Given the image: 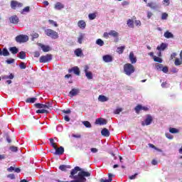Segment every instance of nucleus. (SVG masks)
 Masks as SVG:
<instances>
[{
	"mask_svg": "<svg viewBox=\"0 0 182 182\" xmlns=\"http://www.w3.org/2000/svg\"><path fill=\"white\" fill-rule=\"evenodd\" d=\"M19 66L21 69H26V65H25V63H21Z\"/></svg>",
	"mask_w": 182,
	"mask_h": 182,
	"instance_id": "57",
	"label": "nucleus"
},
{
	"mask_svg": "<svg viewBox=\"0 0 182 182\" xmlns=\"http://www.w3.org/2000/svg\"><path fill=\"white\" fill-rule=\"evenodd\" d=\"M149 147H150L151 149H154V150H156V151H159L160 153H161V149L156 147V146L153 145V144H149Z\"/></svg>",
	"mask_w": 182,
	"mask_h": 182,
	"instance_id": "34",
	"label": "nucleus"
},
{
	"mask_svg": "<svg viewBox=\"0 0 182 182\" xmlns=\"http://www.w3.org/2000/svg\"><path fill=\"white\" fill-rule=\"evenodd\" d=\"M127 25L129 26V28H133L134 26V24L133 23V20L129 19L127 21Z\"/></svg>",
	"mask_w": 182,
	"mask_h": 182,
	"instance_id": "33",
	"label": "nucleus"
},
{
	"mask_svg": "<svg viewBox=\"0 0 182 182\" xmlns=\"http://www.w3.org/2000/svg\"><path fill=\"white\" fill-rule=\"evenodd\" d=\"M63 8H65V5L60 2H57L54 6V9L56 11H61Z\"/></svg>",
	"mask_w": 182,
	"mask_h": 182,
	"instance_id": "13",
	"label": "nucleus"
},
{
	"mask_svg": "<svg viewBox=\"0 0 182 182\" xmlns=\"http://www.w3.org/2000/svg\"><path fill=\"white\" fill-rule=\"evenodd\" d=\"M170 133H172L173 134H176V133H178V129L176 128H170L169 129Z\"/></svg>",
	"mask_w": 182,
	"mask_h": 182,
	"instance_id": "42",
	"label": "nucleus"
},
{
	"mask_svg": "<svg viewBox=\"0 0 182 182\" xmlns=\"http://www.w3.org/2000/svg\"><path fill=\"white\" fill-rule=\"evenodd\" d=\"M34 106L37 108V109H52L53 106H52V103L50 102H46L45 104H41V103H36L34 105Z\"/></svg>",
	"mask_w": 182,
	"mask_h": 182,
	"instance_id": "5",
	"label": "nucleus"
},
{
	"mask_svg": "<svg viewBox=\"0 0 182 182\" xmlns=\"http://www.w3.org/2000/svg\"><path fill=\"white\" fill-rule=\"evenodd\" d=\"M154 62H158L159 63H161L163 62V60L160 58V57L154 56Z\"/></svg>",
	"mask_w": 182,
	"mask_h": 182,
	"instance_id": "37",
	"label": "nucleus"
},
{
	"mask_svg": "<svg viewBox=\"0 0 182 182\" xmlns=\"http://www.w3.org/2000/svg\"><path fill=\"white\" fill-rule=\"evenodd\" d=\"M164 38H166V39H170V38H174V35H173V33H171L169 31L165 32L164 34Z\"/></svg>",
	"mask_w": 182,
	"mask_h": 182,
	"instance_id": "21",
	"label": "nucleus"
},
{
	"mask_svg": "<svg viewBox=\"0 0 182 182\" xmlns=\"http://www.w3.org/2000/svg\"><path fill=\"white\" fill-rule=\"evenodd\" d=\"M82 124H84V126H85V127H92V124H90V122H89V121H84L82 122Z\"/></svg>",
	"mask_w": 182,
	"mask_h": 182,
	"instance_id": "43",
	"label": "nucleus"
},
{
	"mask_svg": "<svg viewBox=\"0 0 182 182\" xmlns=\"http://www.w3.org/2000/svg\"><path fill=\"white\" fill-rule=\"evenodd\" d=\"M112 181H113L112 178H109V179H106V180H105L103 178L100 179V182H112Z\"/></svg>",
	"mask_w": 182,
	"mask_h": 182,
	"instance_id": "54",
	"label": "nucleus"
},
{
	"mask_svg": "<svg viewBox=\"0 0 182 182\" xmlns=\"http://www.w3.org/2000/svg\"><path fill=\"white\" fill-rule=\"evenodd\" d=\"M153 122V117L151 115H147L144 122H142V126H150Z\"/></svg>",
	"mask_w": 182,
	"mask_h": 182,
	"instance_id": "9",
	"label": "nucleus"
},
{
	"mask_svg": "<svg viewBox=\"0 0 182 182\" xmlns=\"http://www.w3.org/2000/svg\"><path fill=\"white\" fill-rule=\"evenodd\" d=\"M91 173L89 171H85V169L75 166V168L71 170L70 178H73L71 181H58V182H86V177H90Z\"/></svg>",
	"mask_w": 182,
	"mask_h": 182,
	"instance_id": "1",
	"label": "nucleus"
},
{
	"mask_svg": "<svg viewBox=\"0 0 182 182\" xmlns=\"http://www.w3.org/2000/svg\"><path fill=\"white\" fill-rule=\"evenodd\" d=\"M59 168L61 170V171H66L68 168H70V166L69 165H60L59 166Z\"/></svg>",
	"mask_w": 182,
	"mask_h": 182,
	"instance_id": "29",
	"label": "nucleus"
},
{
	"mask_svg": "<svg viewBox=\"0 0 182 182\" xmlns=\"http://www.w3.org/2000/svg\"><path fill=\"white\" fill-rule=\"evenodd\" d=\"M38 46H40V48H41V49L43 52H49L50 50H51V48L49 46H45L42 43H39Z\"/></svg>",
	"mask_w": 182,
	"mask_h": 182,
	"instance_id": "14",
	"label": "nucleus"
},
{
	"mask_svg": "<svg viewBox=\"0 0 182 182\" xmlns=\"http://www.w3.org/2000/svg\"><path fill=\"white\" fill-rule=\"evenodd\" d=\"M39 56H41L39 51L34 52V58H39Z\"/></svg>",
	"mask_w": 182,
	"mask_h": 182,
	"instance_id": "60",
	"label": "nucleus"
},
{
	"mask_svg": "<svg viewBox=\"0 0 182 182\" xmlns=\"http://www.w3.org/2000/svg\"><path fill=\"white\" fill-rule=\"evenodd\" d=\"M101 134L102 136H105V137H109L110 136V132H109V129L104 128L101 131Z\"/></svg>",
	"mask_w": 182,
	"mask_h": 182,
	"instance_id": "20",
	"label": "nucleus"
},
{
	"mask_svg": "<svg viewBox=\"0 0 182 182\" xmlns=\"http://www.w3.org/2000/svg\"><path fill=\"white\" fill-rule=\"evenodd\" d=\"M141 109H142V108H141V105H137V106L135 107L134 110H135L136 113H140Z\"/></svg>",
	"mask_w": 182,
	"mask_h": 182,
	"instance_id": "46",
	"label": "nucleus"
},
{
	"mask_svg": "<svg viewBox=\"0 0 182 182\" xmlns=\"http://www.w3.org/2000/svg\"><path fill=\"white\" fill-rule=\"evenodd\" d=\"M6 62L8 65H11V63H14L15 62V59L11 58L10 60H7Z\"/></svg>",
	"mask_w": 182,
	"mask_h": 182,
	"instance_id": "51",
	"label": "nucleus"
},
{
	"mask_svg": "<svg viewBox=\"0 0 182 182\" xmlns=\"http://www.w3.org/2000/svg\"><path fill=\"white\" fill-rule=\"evenodd\" d=\"M2 52V56H9V51H8V49L4 48Z\"/></svg>",
	"mask_w": 182,
	"mask_h": 182,
	"instance_id": "35",
	"label": "nucleus"
},
{
	"mask_svg": "<svg viewBox=\"0 0 182 182\" xmlns=\"http://www.w3.org/2000/svg\"><path fill=\"white\" fill-rule=\"evenodd\" d=\"M96 44L98 45L99 46H103V45H105V41H103V40L98 38L96 41Z\"/></svg>",
	"mask_w": 182,
	"mask_h": 182,
	"instance_id": "31",
	"label": "nucleus"
},
{
	"mask_svg": "<svg viewBox=\"0 0 182 182\" xmlns=\"http://www.w3.org/2000/svg\"><path fill=\"white\" fill-rule=\"evenodd\" d=\"M163 65L162 64H158L156 65V70H158L159 72H161V70H163Z\"/></svg>",
	"mask_w": 182,
	"mask_h": 182,
	"instance_id": "39",
	"label": "nucleus"
},
{
	"mask_svg": "<svg viewBox=\"0 0 182 182\" xmlns=\"http://www.w3.org/2000/svg\"><path fill=\"white\" fill-rule=\"evenodd\" d=\"M62 112H63V113H65V114H70V113H72V111L70 109H63Z\"/></svg>",
	"mask_w": 182,
	"mask_h": 182,
	"instance_id": "49",
	"label": "nucleus"
},
{
	"mask_svg": "<svg viewBox=\"0 0 182 182\" xmlns=\"http://www.w3.org/2000/svg\"><path fill=\"white\" fill-rule=\"evenodd\" d=\"M146 6H149V8H151V9H154V10H157L160 8V5L154 2L148 3L146 4Z\"/></svg>",
	"mask_w": 182,
	"mask_h": 182,
	"instance_id": "11",
	"label": "nucleus"
},
{
	"mask_svg": "<svg viewBox=\"0 0 182 182\" xmlns=\"http://www.w3.org/2000/svg\"><path fill=\"white\" fill-rule=\"evenodd\" d=\"M83 39H85V33H80L78 38H77V42L80 44H82L83 42Z\"/></svg>",
	"mask_w": 182,
	"mask_h": 182,
	"instance_id": "24",
	"label": "nucleus"
},
{
	"mask_svg": "<svg viewBox=\"0 0 182 182\" xmlns=\"http://www.w3.org/2000/svg\"><path fill=\"white\" fill-rule=\"evenodd\" d=\"M38 100L36 97H29L26 100V103H35Z\"/></svg>",
	"mask_w": 182,
	"mask_h": 182,
	"instance_id": "26",
	"label": "nucleus"
},
{
	"mask_svg": "<svg viewBox=\"0 0 182 182\" xmlns=\"http://www.w3.org/2000/svg\"><path fill=\"white\" fill-rule=\"evenodd\" d=\"M134 66L132 65L131 63H127L124 65V73L127 76H130L132 73H134Z\"/></svg>",
	"mask_w": 182,
	"mask_h": 182,
	"instance_id": "2",
	"label": "nucleus"
},
{
	"mask_svg": "<svg viewBox=\"0 0 182 182\" xmlns=\"http://www.w3.org/2000/svg\"><path fill=\"white\" fill-rule=\"evenodd\" d=\"M163 5H164V6H168V5H170V0H164Z\"/></svg>",
	"mask_w": 182,
	"mask_h": 182,
	"instance_id": "48",
	"label": "nucleus"
},
{
	"mask_svg": "<svg viewBox=\"0 0 182 182\" xmlns=\"http://www.w3.org/2000/svg\"><path fill=\"white\" fill-rule=\"evenodd\" d=\"M139 176V173H135L134 175L129 176V180H135L136 177Z\"/></svg>",
	"mask_w": 182,
	"mask_h": 182,
	"instance_id": "50",
	"label": "nucleus"
},
{
	"mask_svg": "<svg viewBox=\"0 0 182 182\" xmlns=\"http://www.w3.org/2000/svg\"><path fill=\"white\" fill-rule=\"evenodd\" d=\"M49 60H52V55L47 54L46 55L41 56L40 58V63H46V62H49Z\"/></svg>",
	"mask_w": 182,
	"mask_h": 182,
	"instance_id": "7",
	"label": "nucleus"
},
{
	"mask_svg": "<svg viewBox=\"0 0 182 182\" xmlns=\"http://www.w3.org/2000/svg\"><path fill=\"white\" fill-rule=\"evenodd\" d=\"M162 72H164V73H168V68L163 67Z\"/></svg>",
	"mask_w": 182,
	"mask_h": 182,
	"instance_id": "59",
	"label": "nucleus"
},
{
	"mask_svg": "<svg viewBox=\"0 0 182 182\" xmlns=\"http://www.w3.org/2000/svg\"><path fill=\"white\" fill-rule=\"evenodd\" d=\"M129 1H124L122 3V6H127V5H129Z\"/></svg>",
	"mask_w": 182,
	"mask_h": 182,
	"instance_id": "61",
	"label": "nucleus"
},
{
	"mask_svg": "<svg viewBox=\"0 0 182 182\" xmlns=\"http://www.w3.org/2000/svg\"><path fill=\"white\" fill-rule=\"evenodd\" d=\"M23 4L18 2V1L13 0L11 1V9H16V8H22Z\"/></svg>",
	"mask_w": 182,
	"mask_h": 182,
	"instance_id": "6",
	"label": "nucleus"
},
{
	"mask_svg": "<svg viewBox=\"0 0 182 182\" xmlns=\"http://www.w3.org/2000/svg\"><path fill=\"white\" fill-rule=\"evenodd\" d=\"M5 159H6V155L0 154V160H5Z\"/></svg>",
	"mask_w": 182,
	"mask_h": 182,
	"instance_id": "64",
	"label": "nucleus"
},
{
	"mask_svg": "<svg viewBox=\"0 0 182 182\" xmlns=\"http://www.w3.org/2000/svg\"><path fill=\"white\" fill-rule=\"evenodd\" d=\"M129 60L132 64H134L136 63V62H137V58H136V57L134 56V53H133V52H131L129 53Z\"/></svg>",
	"mask_w": 182,
	"mask_h": 182,
	"instance_id": "18",
	"label": "nucleus"
},
{
	"mask_svg": "<svg viewBox=\"0 0 182 182\" xmlns=\"http://www.w3.org/2000/svg\"><path fill=\"white\" fill-rule=\"evenodd\" d=\"M77 26L80 29H85V28H86V22H85L83 20L79 21L77 22Z\"/></svg>",
	"mask_w": 182,
	"mask_h": 182,
	"instance_id": "19",
	"label": "nucleus"
},
{
	"mask_svg": "<svg viewBox=\"0 0 182 182\" xmlns=\"http://www.w3.org/2000/svg\"><path fill=\"white\" fill-rule=\"evenodd\" d=\"M7 177L9 178H11V180H15V174H14V173H11V174L8 175Z\"/></svg>",
	"mask_w": 182,
	"mask_h": 182,
	"instance_id": "56",
	"label": "nucleus"
},
{
	"mask_svg": "<svg viewBox=\"0 0 182 182\" xmlns=\"http://www.w3.org/2000/svg\"><path fill=\"white\" fill-rule=\"evenodd\" d=\"M15 170V168L14 166H11L10 168H7V171H9V173H12Z\"/></svg>",
	"mask_w": 182,
	"mask_h": 182,
	"instance_id": "62",
	"label": "nucleus"
},
{
	"mask_svg": "<svg viewBox=\"0 0 182 182\" xmlns=\"http://www.w3.org/2000/svg\"><path fill=\"white\" fill-rule=\"evenodd\" d=\"M69 73H72V72H74L75 75H77V76H79L80 75V70H79V68L74 67L72 69L68 70Z\"/></svg>",
	"mask_w": 182,
	"mask_h": 182,
	"instance_id": "16",
	"label": "nucleus"
},
{
	"mask_svg": "<svg viewBox=\"0 0 182 182\" xmlns=\"http://www.w3.org/2000/svg\"><path fill=\"white\" fill-rule=\"evenodd\" d=\"M88 18L89 19H90L91 21H93V19H96V14L93 13V14H90L88 15Z\"/></svg>",
	"mask_w": 182,
	"mask_h": 182,
	"instance_id": "40",
	"label": "nucleus"
},
{
	"mask_svg": "<svg viewBox=\"0 0 182 182\" xmlns=\"http://www.w3.org/2000/svg\"><path fill=\"white\" fill-rule=\"evenodd\" d=\"M18 58L20 59H25V58H26V53L23 51L20 52L18 54Z\"/></svg>",
	"mask_w": 182,
	"mask_h": 182,
	"instance_id": "32",
	"label": "nucleus"
},
{
	"mask_svg": "<svg viewBox=\"0 0 182 182\" xmlns=\"http://www.w3.org/2000/svg\"><path fill=\"white\" fill-rule=\"evenodd\" d=\"M48 22L50 25H53V26H55V28H58V23H56V21H53V20H48Z\"/></svg>",
	"mask_w": 182,
	"mask_h": 182,
	"instance_id": "44",
	"label": "nucleus"
},
{
	"mask_svg": "<svg viewBox=\"0 0 182 182\" xmlns=\"http://www.w3.org/2000/svg\"><path fill=\"white\" fill-rule=\"evenodd\" d=\"M10 150L11 151H14V152H16V151H18V147H16V146H11L10 147Z\"/></svg>",
	"mask_w": 182,
	"mask_h": 182,
	"instance_id": "55",
	"label": "nucleus"
},
{
	"mask_svg": "<svg viewBox=\"0 0 182 182\" xmlns=\"http://www.w3.org/2000/svg\"><path fill=\"white\" fill-rule=\"evenodd\" d=\"M9 21L11 23L16 24L19 22V18H18L16 16H13L9 18Z\"/></svg>",
	"mask_w": 182,
	"mask_h": 182,
	"instance_id": "17",
	"label": "nucleus"
},
{
	"mask_svg": "<svg viewBox=\"0 0 182 182\" xmlns=\"http://www.w3.org/2000/svg\"><path fill=\"white\" fill-rule=\"evenodd\" d=\"M102 60L104 62H105V63H109L110 62H113V57H112L110 55H103Z\"/></svg>",
	"mask_w": 182,
	"mask_h": 182,
	"instance_id": "12",
	"label": "nucleus"
},
{
	"mask_svg": "<svg viewBox=\"0 0 182 182\" xmlns=\"http://www.w3.org/2000/svg\"><path fill=\"white\" fill-rule=\"evenodd\" d=\"M166 48H167V44L162 43L161 46H157L156 49L157 50L161 51V50H164Z\"/></svg>",
	"mask_w": 182,
	"mask_h": 182,
	"instance_id": "22",
	"label": "nucleus"
},
{
	"mask_svg": "<svg viewBox=\"0 0 182 182\" xmlns=\"http://www.w3.org/2000/svg\"><path fill=\"white\" fill-rule=\"evenodd\" d=\"M10 52H11V53H13V55H16V53H18V52H19V50H18V48L16 47H11L9 48Z\"/></svg>",
	"mask_w": 182,
	"mask_h": 182,
	"instance_id": "30",
	"label": "nucleus"
},
{
	"mask_svg": "<svg viewBox=\"0 0 182 182\" xmlns=\"http://www.w3.org/2000/svg\"><path fill=\"white\" fill-rule=\"evenodd\" d=\"M98 100L99 102H107V100H109V98L105 95H100L98 97Z\"/></svg>",
	"mask_w": 182,
	"mask_h": 182,
	"instance_id": "25",
	"label": "nucleus"
},
{
	"mask_svg": "<svg viewBox=\"0 0 182 182\" xmlns=\"http://www.w3.org/2000/svg\"><path fill=\"white\" fill-rule=\"evenodd\" d=\"M75 54L76 55V56H80V55H82V49L80 48H77L75 50Z\"/></svg>",
	"mask_w": 182,
	"mask_h": 182,
	"instance_id": "38",
	"label": "nucleus"
},
{
	"mask_svg": "<svg viewBox=\"0 0 182 182\" xmlns=\"http://www.w3.org/2000/svg\"><path fill=\"white\" fill-rule=\"evenodd\" d=\"M123 112V109L122 108H117L114 112V114H120V112Z\"/></svg>",
	"mask_w": 182,
	"mask_h": 182,
	"instance_id": "47",
	"label": "nucleus"
},
{
	"mask_svg": "<svg viewBox=\"0 0 182 182\" xmlns=\"http://www.w3.org/2000/svg\"><path fill=\"white\" fill-rule=\"evenodd\" d=\"M45 34L47 36H49L50 38H51V39H58V38H59V34L58 33V32L52 30V29H46L45 30Z\"/></svg>",
	"mask_w": 182,
	"mask_h": 182,
	"instance_id": "3",
	"label": "nucleus"
},
{
	"mask_svg": "<svg viewBox=\"0 0 182 182\" xmlns=\"http://www.w3.org/2000/svg\"><path fill=\"white\" fill-rule=\"evenodd\" d=\"M32 38H33V39H38V38H39V34L34 33L32 34Z\"/></svg>",
	"mask_w": 182,
	"mask_h": 182,
	"instance_id": "53",
	"label": "nucleus"
},
{
	"mask_svg": "<svg viewBox=\"0 0 182 182\" xmlns=\"http://www.w3.org/2000/svg\"><path fill=\"white\" fill-rule=\"evenodd\" d=\"M89 66L85 65L84 67V72L85 73V76L87 77V79L91 80L93 79V74L92 73V72H89Z\"/></svg>",
	"mask_w": 182,
	"mask_h": 182,
	"instance_id": "8",
	"label": "nucleus"
},
{
	"mask_svg": "<svg viewBox=\"0 0 182 182\" xmlns=\"http://www.w3.org/2000/svg\"><path fill=\"white\" fill-rule=\"evenodd\" d=\"M135 25H136V26H141V22L140 21H139V20H136V21H135Z\"/></svg>",
	"mask_w": 182,
	"mask_h": 182,
	"instance_id": "63",
	"label": "nucleus"
},
{
	"mask_svg": "<svg viewBox=\"0 0 182 182\" xmlns=\"http://www.w3.org/2000/svg\"><path fill=\"white\" fill-rule=\"evenodd\" d=\"M165 136H166V137H167V139H169V140H173V135H171L168 133H166V134H165Z\"/></svg>",
	"mask_w": 182,
	"mask_h": 182,
	"instance_id": "52",
	"label": "nucleus"
},
{
	"mask_svg": "<svg viewBox=\"0 0 182 182\" xmlns=\"http://www.w3.org/2000/svg\"><path fill=\"white\" fill-rule=\"evenodd\" d=\"M109 36H113L114 38H117V36H119V33H117L114 30H112L109 32Z\"/></svg>",
	"mask_w": 182,
	"mask_h": 182,
	"instance_id": "28",
	"label": "nucleus"
},
{
	"mask_svg": "<svg viewBox=\"0 0 182 182\" xmlns=\"http://www.w3.org/2000/svg\"><path fill=\"white\" fill-rule=\"evenodd\" d=\"M96 124H106V123H107V122L106 121V119H97L95 121Z\"/></svg>",
	"mask_w": 182,
	"mask_h": 182,
	"instance_id": "23",
	"label": "nucleus"
},
{
	"mask_svg": "<svg viewBox=\"0 0 182 182\" xmlns=\"http://www.w3.org/2000/svg\"><path fill=\"white\" fill-rule=\"evenodd\" d=\"M36 113H41V114H43V113H49V111H48L47 109H38L36 111Z\"/></svg>",
	"mask_w": 182,
	"mask_h": 182,
	"instance_id": "41",
	"label": "nucleus"
},
{
	"mask_svg": "<svg viewBox=\"0 0 182 182\" xmlns=\"http://www.w3.org/2000/svg\"><path fill=\"white\" fill-rule=\"evenodd\" d=\"M168 18V14L167 13H163L161 15V19L162 21H166Z\"/></svg>",
	"mask_w": 182,
	"mask_h": 182,
	"instance_id": "45",
	"label": "nucleus"
},
{
	"mask_svg": "<svg viewBox=\"0 0 182 182\" xmlns=\"http://www.w3.org/2000/svg\"><path fill=\"white\" fill-rule=\"evenodd\" d=\"M29 41V37L27 35H18L16 37V42L18 43H25Z\"/></svg>",
	"mask_w": 182,
	"mask_h": 182,
	"instance_id": "4",
	"label": "nucleus"
},
{
	"mask_svg": "<svg viewBox=\"0 0 182 182\" xmlns=\"http://www.w3.org/2000/svg\"><path fill=\"white\" fill-rule=\"evenodd\" d=\"M124 46L118 47L117 49V52L119 54L123 53V52L124 51Z\"/></svg>",
	"mask_w": 182,
	"mask_h": 182,
	"instance_id": "36",
	"label": "nucleus"
},
{
	"mask_svg": "<svg viewBox=\"0 0 182 182\" xmlns=\"http://www.w3.org/2000/svg\"><path fill=\"white\" fill-rule=\"evenodd\" d=\"M153 16V13L151 11H147V18L150 19Z\"/></svg>",
	"mask_w": 182,
	"mask_h": 182,
	"instance_id": "58",
	"label": "nucleus"
},
{
	"mask_svg": "<svg viewBox=\"0 0 182 182\" xmlns=\"http://www.w3.org/2000/svg\"><path fill=\"white\" fill-rule=\"evenodd\" d=\"M63 153H65V149L63 148V146H60L59 148L57 147L54 154H58V156H61V154H63Z\"/></svg>",
	"mask_w": 182,
	"mask_h": 182,
	"instance_id": "15",
	"label": "nucleus"
},
{
	"mask_svg": "<svg viewBox=\"0 0 182 182\" xmlns=\"http://www.w3.org/2000/svg\"><path fill=\"white\" fill-rule=\"evenodd\" d=\"M28 12H31V7L30 6H26L21 12L22 15H25L26 14H28Z\"/></svg>",
	"mask_w": 182,
	"mask_h": 182,
	"instance_id": "27",
	"label": "nucleus"
},
{
	"mask_svg": "<svg viewBox=\"0 0 182 182\" xmlns=\"http://www.w3.org/2000/svg\"><path fill=\"white\" fill-rule=\"evenodd\" d=\"M80 93V90L79 88H73L69 92L70 97H74V96H77Z\"/></svg>",
	"mask_w": 182,
	"mask_h": 182,
	"instance_id": "10",
	"label": "nucleus"
}]
</instances>
